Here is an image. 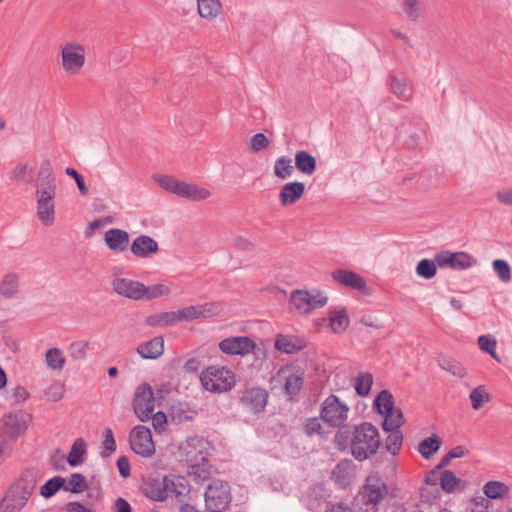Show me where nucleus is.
Segmentation results:
<instances>
[{"label": "nucleus", "instance_id": "obj_20", "mask_svg": "<svg viewBox=\"0 0 512 512\" xmlns=\"http://www.w3.org/2000/svg\"><path fill=\"white\" fill-rule=\"evenodd\" d=\"M305 192V184L303 182H289L282 186L279 193V201L282 206H289L296 203Z\"/></svg>", "mask_w": 512, "mask_h": 512}, {"label": "nucleus", "instance_id": "obj_4", "mask_svg": "<svg viewBox=\"0 0 512 512\" xmlns=\"http://www.w3.org/2000/svg\"><path fill=\"white\" fill-rule=\"evenodd\" d=\"M205 507L208 512H224L230 502V486L222 480H213L205 490Z\"/></svg>", "mask_w": 512, "mask_h": 512}, {"label": "nucleus", "instance_id": "obj_17", "mask_svg": "<svg viewBox=\"0 0 512 512\" xmlns=\"http://www.w3.org/2000/svg\"><path fill=\"white\" fill-rule=\"evenodd\" d=\"M332 278L335 282L346 287L362 291L366 288L365 279L354 271L348 269H336L332 272Z\"/></svg>", "mask_w": 512, "mask_h": 512}, {"label": "nucleus", "instance_id": "obj_5", "mask_svg": "<svg viewBox=\"0 0 512 512\" xmlns=\"http://www.w3.org/2000/svg\"><path fill=\"white\" fill-rule=\"evenodd\" d=\"M131 449L142 457H151L155 453V444L151 430L144 425H137L129 433Z\"/></svg>", "mask_w": 512, "mask_h": 512}, {"label": "nucleus", "instance_id": "obj_11", "mask_svg": "<svg viewBox=\"0 0 512 512\" xmlns=\"http://www.w3.org/2000/svg\"><path fill=\"white\" fill-rule=\"evenodd\" d=\"M387 487L380 480L368 482L363 487L361 500L365 505V512H378L377 504L387 495Z\"/></svg>", "mask_w": 512, "mask_h": 512}, {"label": "nucleus", "instance_id": "obj_30", "mask_svg": "<svg viewBox=\"0 0 512 512\" xmlns=\"http://www.w3.org/2000/svg\"><path fill=\"white\" fill-rule=\"evenodd\" d=\"M87 450V444L83 438H77L71 446L67 457V462L71 467L83 464L84 455Z\"/></svg>", "mask_w": 512, "mask_h": 512}, {"label": "nucleus", "instance_id": "obj_23", "mask_svg": "<svg viewBox=\"0 0 512 512\" xmlns=\"http://www.w3.org/2000/svg\"><path fill=\"white\" fill-rule=\"evenodd\" d=\"M177 196L188 199L190 201H201L209 198L211 192L203 187L196 184L186 183L181 181Z\"/></svg>", "mask_w": 512, "mask_h": 512}, {"label": "nucleus", "instance_id": "obj_63", "mask_svg": "<svg viewBox=\"0 0 512 512\" xmlns=\"http://www.w3.org/2000/svg\"><path fill=\"white\" fill-rule=\"evenodd\" d=\"M270 145L269 139L266 137L263 133H257L255 134L249 143V147L251 151L253 152H260L262 150H265Z\"/></svg>", "mask_w": 512, "mask_h": 512}, {"label": "nucleus", "instance_id": "obj_7", "mask_svg": "<svg viewBox=\"0 0 512 512\" xmlns=\"http://www.w3.org/2000/svg\"><path fill=\"white\" fill-rule=\"evenodd\" d=\"M63 70L70 75L77 74L85 64V49L78 43H66L61 49Z\"/></svg>", "mask_w": 512, "mask_h": 512}, {"label": "nucleus", "instance_id": "obj_8", "mask_svg": "<svg viewBox=\"0 0 512 512\" xmlns=\"http://www.w3.org/2000/svg\"><path fill=\"white\" fill-rule=\"evenodd\" d=\"M208 442L201 436H190L179 445V454L188 464L207 459Z\"/></svg>", "mask_w": 512, "mask_h": 512}, {"label": "nucleus", "instance_id": "obj_40", "mask_svg": "<svg viewBox=\"0 0 512 512\" xmlns=\"http://www.w3.org/2000/svg\"><path fill=\"white\" fill-rule=\"evenodd\" d=\"M27 503L21 497L7 491L0 502V512H20Z\"/></svg>", "mask_w": 512, "mask_h": 512}, {"label": "nucleus", "instance_id": "obj_54", "mask_svg": "<svg viewBox=\"0 0 512 512\" xmlns=\"http://www.w3.org/2000/svg\"><path fill=\"white\" fill-rule=\"evenodd\" d=\"M143 299L152 300L161 296H168L170 294V288L164 284H154L151 286L144 285Z\"/></svg>", "mask_w": 512, "mask_h": 512}, {"label": "nucleus", "instance_id": "obj_57", "mask_svg": "<svg viewBox=\"0 0 512 512\" xmlns=\"http://www.w3.org/2000/svg\"><path fill=\"white\" fill-rule=\"evenodd\" d=\"M199 318H210L218 315L222 311V305L217 302L197 305Z\"/></svg>", "mask_w": 512, "mask_h": 512}, {"label": "nucleus", "instance_id": "obj_58", "mask_svg": "<svg viewBox=\"0 0 512 512\" xmlns=\"http://www.w3.org/2000/svg\"><path fill=\"white\" fill-rule=\"evenodd\" d=\"M102 457H109L116 450V441L111 428L104 430V440L102 442Z\"/></svg>", "mask_w": 512, "mask_h": 512}, {"label": "nucleus", "instance_id": "obj_19", "mask_svg": "<svg viewBox=\"0 0 512 512\" xmlns=\"http://www.w3.org/2000/svg\"><path fill=\"white\" fill-rule=\"evenodd\" d=\"M130 249L135 256L147 258L159 250V245L152 237L140 235L133 240Z\"/></svg>", "mask_w": 512, "mask_h": 512}, {"label": "nucleus", "instance_id": "obj_37", "mask_svg": "<svg viewBox=\"0 0 512 512\" xmlns=\"http://www.w3.org/2000/svg\"><path fill=\"white\" fill-rule=\"evenodd\" d=\"M441 439L433 435L422 440L418 445V452L425 459H430L441 447Z\"/></svg>", "mask_w": 512, "mask_h": 512}, {"label": "nucleus", "instance_id": "obj_46", "mask_svg": "<svg viewBox=\"0 0 512 512\" xmlns=\"http://www.w3.org/2000/svg\"><path fill=\"white\" fill-rule=\"evenodd\" d=\"M65 485V478L55 476L49 479L40 487V494L42 497L48 499L54 496Z\"/></svg>", "mask_w": 512, "mask_h": 512}, {"label": "nucleus", "instance_id": "obj_33", "mask_svg": "<svg viewBox=\"0 0 512 512\" xmlns=\"http://www.w3.org/2000/svg\"><path fill=\"white\" fill-rule=\"evenodd\" d=\"M189 475L193 477L194 481L198 484H202L208 480L211 476V465L208 460L201 461L198 463L189 464Z\"/></svg>", "mask_w": 512, "mask_h": 512}, {"label": "nucleus", "instance_id": "obj_2", "mask_svg": "<svg viewBox=\"0 0 512 512\" xmlns=\"http://www.w3.org/2000/svg\"><path fill=\"white\" fill-rule=\"evenodd\" d=\"M203 388L213 393L230 391L235 385L234 373L225 367L210 366L200 374Z\"/></svg>", "mask_w": 512, "mask_h": 512}, {"label": "nucleus", "instance_id": "obj_41", "mask_svg": "<svg viewBox=\"0 0 512 512\" xmlns=\"http://www.w3.org/2000/svg\"><path fill=\"white\" fill-rule=\"evenodd\" d=\"M88 488L86 478L80 473H72L67 479H65V485L63 489L71 493H81Z\"/></svg>", "mask_w": 512, "mask_h": 512}, {"label": "nucleus", "instance_id": "obj_38", "mask_svg": "<svg viewBox=\"0 0 512 512\" xmlns=\"http://www.w3.org/2000/svg\"><path fill=\"white\" fill-rule=\"evenodd\" d=\"M383 416L385 417L382 423L384 431L399 430L404 424V416L399 408H394L391 410V413H385Z\"/></svg>", "mask_w": 512, "mask_h": 512}, {"label": "nucleus", "instance_id": "obj_34", "mask_svg": "<svg viewBox=\"0 0 512 512\" xmlns=\"http://www.w3.org/2000/svg\"><path fill=\"white\" fill-rule=\"evenodd\" d=\"M290 305L302 314H309V291L308 290H295L290 296Z\"/></svg>", "mask_w": 512, "mask_h": 512}, {"label": "nucleus", "instance_id": "obj_64", "mask_svg": "<svg viewBox=\"0 0 512 512\" xmlns=\"http://www.w3.org/2000/svg\"><path fill=\"white\" fill-rule=\"evenodd\" d=\"M327 304V297L318 290L309 291V308L310 312L322 308Z\"/></svg>", "mask_w": 512, "mask_h": 512}, {"label": "nucleus", "instance_id": "obj_16", "mask_svg": "<svg viewBox=\"0 0 512 512\" xmlns=\"http://www.w3.org/2000/svg\"><path fill=\"white\" fill-rule=\"evenodd\" d=\"M104 242L111 251L122 253L129 246L130 236L129 233L123 229L111 228L105 232Z\"/></svg>", "mask_w": 512, "mask_h": 512}, {"label": "nucleus", "instance_id": "obj_25", "mask_svg": "<svg viewBox=\"0 0 512 512\" xmlns=\"http://www.w3.org/2000/svg\"><path fill=\"white\" fill-rule=\"evenodd\" d=\"M36 189L57 190L55 175L51 163L48 160L41 163Z\"/></svg>", "mask_w": 512, "mask_h": 512}, {"label": "nucleus", "instance_id": "obj_36", "mask_svg": "<svg viewBox=\"0 0 512 512\" xmlns=\"http://www.w3.org/2000/svg\"><path fill=\"white\" fill-rule=\"evenodd\" d=\"M509 487L501 481H488L483 492L488 499H502L509 493Z\"/></svg>", "mask_w": 512, "mask_h": 512}, {"label": "nucleus", "instance_id": "obj_24", "mask_svg": "<svg viewBox=\"0 0 512 512\" xmlns=\"http://www.w3.org/2000/svg\"><path fill=\"white\" fill-rule=\"evenodd\" d=\"M350 324L347 309L333 308L329 311V327L334 333L344 332Z\"/></svg>", "mask_w": 512, "mask_h": 512}, {"label": "nucleus", "instance_id": "obj_10", "mask_svg": "<svg viewBox=\"0 0 512 512\" xmlns=\"http://www.w3.org/2000/svg\"><path fill=\"white\" fill-rule=\"evenodd\" d=\"M268 397L269 394L266 389L252 387L242 392L240 404L245 410L253 414H259L265 409Z\"/></svg>", "mask_w": 512, "mask_h": 512}, {"label": "nucleus", "instance_id": "obj_3", "mask_svg": "<svg viewBox=\"0 0 512 512\" xmlns=\"http://www.w3.org/2000/svg\"><path fill=\"white\" fill-rule=\"evenodd\" d=\"M349 407L337 395L331 394L321 404L320 419L329 427L339 429L348 418Z\"/></svg>", "mask_w": 512, "mask_h": 512}, {"label": "nucleus", "instance_id": "obj_48", "mask_svg": "<svg viewBox=\"0 0 512 512\" xmlns=\"http://www.w3.org/2000/svg\"><path fill=\"white\" fill-rule=\"evenodd\" d=\"M469 399L471 401L472 408L474 410H479L483 407L484 403L490 401V395L486 391L485 386L480 385L470 392Z\"/></svg>", "mask_w": 512, "mask_h": 512}, {"label": "nucleus", "instance_id": "obj_51", "mask_svg": "<svg viewBox=\"0 0 512 512\" xmlns=\"http://www.w3.org/2000/svg\"><path fill=\"white\" fill-rule=\"evenodd\" d=\"M401 8L407 19L417 21L422 16V9L419 0H404Z\"/></svg>", "mask_w": 512, "mask_h": 512}, {"label": "nucleus", "instance_id": "obj_62", "mask_svg": "<svg viewBox=\"0 0 512 512\" xmlns=\"http://www.w3.org/2000/svg\"><path fill=\"white\" fill-rule=\"evenodd\" d=\"M31 172V168L27 163L19 162L10 173V180L14 182H22Z\"/></svg>", "mask_w": 512, "mask_h": 512}, {"label": "nucleus", "instance_id": "obj_27", "mask_svg": "<svg viewBox=\"0 0 512 512\" xmlns=\"http://www.w3.org/2000/svg\"><path fill=\"white\" fill-rule=\"evenodd\" d=\"M19 275L15 272H9L2 278L0 282V296L11 299L19 289Z\"/></svg>", "mask_w": 512, "mask_h": 512}, {"label": "nucleus", "instance_id": "obj_44", "mask_svg": "<svg viewBox=\"0 0 512 512\" xmlns=\"http://www.w3.org/2000/svg\"><path fill=\"white\" fill-rule=\"evenodd\" d=\"M391 91L401 100L408 101L412 98L413 90L407 83L394 76L390 77Z\"/></svg>", "mask_w": 512, "mask_h": 512}, {"label": "nucleus", "instance_id": "obj_28", "mask_svg": "<svg viewBox=\"0 0 512 512\" xmlns=\"http://www.w3.org/2000/svg\"><path fill=\"white\" fill-rule=\"evenodd\" d=\"M440 486L446 493H455L462 491L465 487V483L462 479L457 477L454 472L444 470L440 475Z\"/></svg>", "mask_w": 512, "mask_h": 512}, {"label": "nucleus", "instance_id": "obj_47", "mask_svg": "<svg viewBox=\"0 0 512 512\" xmlns=\"http://www.w3.org/2000/svg\"><path fill=\"white\" fill-rule=\"evenodd\" d=\"M373 376L369 372L360 373L355 379V390L357 395L366 397L372 387Z\"/></svg>", "mask_w": 512, "mask_h": 512}, {"label": "nucleus", "instance_id": "obj_35", "mask_svg": "<svg viewBox=\"0 0 512 512\" xmlns=\"http://www.w3.org/2000/svg\"><path fill=\"white\" fill-rule=\"evenodd\" d=\"M145 323L151 327L172 326L177 323L176 313L175 311H170L152 314L146 318Z\"/></svg>", "mask_w": 512, "mask_h": 512}, {"label": "nucleus", "instance_id": "obj_14", "mask_svg": "<svg viewBox=\"0 0 512 512\" xmlns=\"http://www.w3.org/2000/svg\"><path fill=\"white\" fill-rule=\"evenodd\" d=\"M37 485V476L33 470H26L9 487L8 491L21 497L23 501L28 502Z\"/></svg>", "mask_w": 512, "mask_h": 512}, {"label": "nucleus", "instance_id": "obj_21", "mask_svg": "<svg viewBox=\"0 0 512 512\" xmlns=\"http://www.w3.org/2000/svg\"><path fill=\"white\" fill-rule=\"evenodd\" d=\"M169 482L168 476L163 477L161 480H151L145 483L144 491L148 498L154 501H164L169 497Z\"/></svg>", "mask_w": 512, "mask_h": 512}, {"label": "nucleus", "instance_id": "obj_50", "mask_svg": "<svg viewBox=\"0 0 512 512\" xmlns=\"http://www.w3.org/2000/svg\"><path fill=\"white\" fill-rule=\"evenodd\" d=\"M437 266L435 259H422L416 266V274L424 279H431L436 275Z\"/></svg>", "mask_w": 512, "mask_h": 512}, {"label": "nucleus", "instance_id": "obj_59", "mask_svg": "<svg viewBox=\"0 0 512 512\" xmlns=\"http://www.w3.org/2000/svg\"><path fill=\"white\" fill-rule=\"evenodd\" d=\"M478 345L482 351L490 354L493 358L497 359L495 351L497 342L493 336L481 335L478 338Z\"/></svg>", "mask_w": 512, "mask_h": 512}, {"label": "nucleus", "instance_id": "obj_12", "mask_svg": "<svg viewBox=\"0 0 512 512\" xmlns=\"http://www.w3.org/2000/svg\"><path fill=\"white\" fill-rule=\"evenodd\" d=\"M256 348V343L248 336L228 337L220 341L219 349L227 355H247Z\"/></svg>", "mask_w": 512, "mask_h": 512}, {"label": "nucleus", "instance_id": "obj_29", "mask_svg": "<svg viewBox=\"0 0 512 512\" xmlns=\"http://www.w3.org/2000/svg\"><path fill=\"white\" fill-rule=\"evenodd\" d=\"M199 15L208 20L215 19L222 11L219 0H197Z\"/></svg>", "mask_w": 512, "mask_h": 512}, {"label": "nucleus", "instance_id": "obj_49", "mask_svg": "<svg viewBox=\"0 0 512 512\" xmlns=\"http://www.w3.org/2000/svg\"><path fill=\"white\" fill-rule=\"evenodd\" d=\"M389 435L385 439V448L393 456L397 455L402 447L403 434L400 430L388 431Z\"/></svg>", "mask_w": 512, "mask_h": 512}, {"label": "nucleus", "instance_id": "obj_31", "mask_svg": "<svg viewBox=\"0 0 512 512\" xmlns=\"http://www.w3.org/2000/svg\"><path fill=\"white\" fill-rule=\"evenodd\" d=\"M169 497L174 498L179 502L183 501V498L189 492V487L187 482L183 477H169Z\"/></svg>", "mask_w": 512, "mask_h": 512}, {"label": "nucleus", "instance_id": "obj_52", "mask_svg": "<svg viewBox=\"0 0 512 512\" xmlns=\"http://www.w3.org/2000/svg\"><path fill=\"white\" fill-rule=\"evenodd\" d=\"M351 464L352 461L349 460L339 462L332 470V478L342 485L346 484L349 481Z\"/></svg>", "mask_w": 512, "mask_h": 512}, {"label": "nucleus", "instance_id": "obj_15", "mask_svg": "<svg viewBox=\"0 0 512 512\" xmlns=\"http://www.w3.org/2000/svg\"><path fill=\"white\" fill-rule=\"evenodd\" d=\"M111 285L113 291L118 295L132 300L143 299V291H145L144 284L139 281L127 278H115L112 280Z\"/></svg>", "mask_w": 512, "mask_h": 512}, {"label": "nucleus", "instance_id": "obj_6", "mask_svg": "<svg viewBox=\"0 0 512 512\" xmlns=\"http://www.w3.org/2000/svg\"><path fill=\"white\" fill-rule=\"evenodd\" d=\"M155 398L152 387L143 383L138 386L133 399V410L140 421H148L154 411Z\"/></svg>", "mask_w": 512, "mask_h": 512}, {"label": "nucleus", "instance_id": "obj_42", "mask_svg": "<svg viewBox=\"0 0 512 512\" xmlns=\"http://www.w3.org/2000/svg\"><path fill=\"white\" fill-rule=\"evenodd\" d=\"M304 379L302 375L291 373L285 378L284 391L289 399H293L297 396L302 389Z\"/></svg>", "mask_w": 512, "mask_h": 512}, {"label": "nucleus", "instance_id": "obj_60", "mask_svg": "<svg viewBox=\"0 0 512 512\" xmlns=\"http://www.w3.org/2000/svg\"><path fill=\"white\" fill-rule=\"evenodd\" d=\"M275 347L279 351L285 352L287 354H292L300 350L299 346H296L292 340L286 336H278L275 341Z\"/></svg>", "mask_w": 512, "mask_h": 512}, {"label": "nucleus", "instance_id": "obj_39", "mask_svg": "<svg viewBox=\"0 0 512 512\" xmlns=\"http://www.w3.org/2000/svg\"><path fill=\"white\" fill-rule=\"evenodd\" d=\"M438 364L443 370L451 373L456 377L463 378L466 376L465 367L459 361L453 358L440 356L438 357Z\"/></svg>", "mask_w": 512, "mask_h": 512}, {"label": "nucleus", "instance_id": "obj_18", "mask_svg": "<svg viewBox=\"0 0 512 512\" xmlns=\"http://www.w3.org/2000/svg\"><path fill=\"white\" fill-rule=\"evenodd\" d=\"M197 415L196 408L187 402L174 403L169 410V417L175 424L193 421Z\"/></svg>", "mask_w": 512, "mask_h": 512}, {"label": "nucleus", "instance_id": "obj_32", "mask_svg": "<svg viewBox=\"0 0 512 512\" xmlns=\"http://www.w3.org/2000/svg\"><path fill=\"white\" fill-rule=\"evenodd\" d=\"M394 397L389 390H382L376 396L373 406L374 409L380 414L391 413V410L395 408Z\"/></svg>", "mask_w": 512, "mask_h": 512}, {"label": "nucleus", "instance_id": "obj_13", "mask_svg": "<svg viewBox=\"0 0 512 512\" xmlns=\"http://www.w3.org/2000/svg\"><path fill=\"white\" fill-rule=\"evenodd\" d=\"M435 261L440 268L451 267L454 270L470 268L475 260L466 252L442 251L435 254Z\"/></svg>", "mask_w": 512, "mask_h": 512}, {"label": "nucleus", "instance_id": "obj_55", "mask_svg": "<svg viewBox=\"0 0 512 512\" xmlns=\"http://www.w3.org/2000/svg\"><path fill=\"white\" fill-rule=\"evenodd\" d=\"M24 414H9L5 416V425L10 426L17 433L27 429V421Z\"/></svg>", "mask_w": 512, "mask_h": 512}, {"label": "nucleus", "instance_id": "obj_53", "mask_svg": "<svg viewBox=\"0 0 512 512\" xmlns=\"http://www.w3.org/2000/svg\"><path fill=\"white\" fill-rule=\"evenodd\" d=\"M154 180L162 189L177 195L181 183L180 180L169 175H156Z\"/></svg>", "mask_w": 512, "mask_h": 512}, {"label": "nucleus", "instance_id": "obj_45", "mask_svg": "<svg viewBox=\"0 0 512 512\" xmlns=\"http://www.w3.org/2000/svg\"><path fill=\"white\" fill-rule=\"evenodd\" d=\"M294 172V166L292 165V159L288 156H281L276 159L274 164V174L280 179H286L290 177Z\"/></svg>", "mask_w": 512, "mask_h": 512}, {"label": "nucleus", "instance_id": "obj_61", "mask_svg": "<svg viewBox=\"0 0 512 512\" xmlns=\"http://www.w3.org/2000/svg\"><path fill=\"white\" fill-rule=\"evenodd\" d=\"M176 313V320L177 322L180 321H192L195 319H199L198 315V307L197 305H192L188 307H184L178 311H175Z\"/></svg>", "mask_w": 512, "mask_h": 512}, {"label": "nucleus", "instance_id": "obj_1", "mask_svg": "<svg viewBox=\"0 0 512 512\" xmlns=\"http://www.w3.org/2000/svg\"><path fill=\"white\" fill-rule=\"evenodd\" d=\"M334 442L339 451L351 454L357 461L376 455L381 444L379 430L370 422L342 426L335 433Z\"/></svg>", "mask_w": 512, "mask_h": 512}, {"label": "nucleus", "instance_id": "obj_26", "mask_svg": "<svg viewBox=\"0 0 512 512\" xmlns=\"http://www.w3.org/2000/svg\"><path fill=\"white\" fill-rule=\"evenodd\" d=\"M295 167L303 174L312 175L317 167L316 158L305 150L297 151Z\"/></svg>", "mask_w": 512, "mask_h": 512}, {"label": "nucleus", "instance_id": "obj_22", "mask_svg": "<svg viewBox=\"0 0 512 512\" xmlns=\"http://www.w3.org/2000/svg\"><path fill=\"white\" fill-rule=\"evenodd\" d=\"M137 353L143 359H158L164 353V339L161 336L140 344Z\"/></svg>", "mask_w": 512, "mask_h": 512}, {"label": "nucleus", "instance_id": "obj_56", "mask_svg": "<svg viewBox=\"0 0 512 512\" xmlns=\"http://www.w3.org/2000/svg\"><path fill=\"white\" fill-rule=\"evenodd\" d=\"M493 270L503 282H509L511 280V268L506 260L496 259L492 263Z\"/></svg>", "mask_w": 512, "mask_h": 512}, {"label": "nucleus", "instance_id": "obj_43", "mask_svg": "<svg viewBox=\"0 0 512 512\" xmlns=\"http://www.w3.org/2000/svg\"><path fill=\"white\" fill-rule=\"evenodd\" d=\"M46 365L51 370H62L65 366L66 358L59 348H50L45 354Z\"/></svg>", "mask_w": 512, "mask_h": 512}, {"label": "nucleus", "instance_id": "obj_9", "mask_svg": "<svg viewBox=\"0 0 512 512\" xmlns=\"http://www.w3.org/2000/svg\"><path fill=\"white\" fill-rule=\"evenodd\" d=\"M55 196L56 190L36 189L37 216L45 226L52 225L55 220Z\"/></svg>", "mask_w": 512, "mask_h": 512}]
</instances>
